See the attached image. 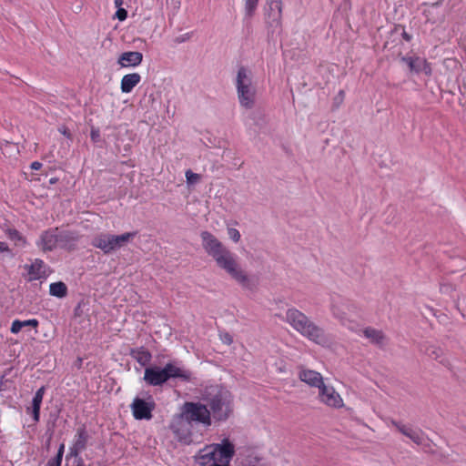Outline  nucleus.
<instances>
[{
  "label": "nucleus",
  "instance_id": "obj_1",
  "mask_svg": "<svg viewBox=\"0 0 466 466\" xmlns=\"http://www.w3.org/2000/svg\"><path fill=\"white\" fill-rule=\"evenodd\" d=\"M200 238L203 248L208 256L212 257L217 266L238 283L248 288L249 279L238 264L237 256L209 231H202Z\"/></svg>",
  "mask_w": 466,
  "mask_h": 466
},
{
  "label": "nucleus",
  "instance_id": "obj_2",
  "mask_svg": "<svg viewBox=\"0 0 466 466\" xmlns=\"http://www.w3.org/2000/svg\"><path fill=\"white\" fill-rule=\"evenodd\" d=\"M201 399L209 407L210 417L216 421H226L233 413V396L222 387H207Z\"/></svg>",
  "mask_w": 466,
  "mask_h": 466
},
{
  "label": "nucleus",
  "instance_id": "obj_3",
  "mask_svg": "<svg viewBox=\"0 0 466 466\" xmlns=\"http://www.w3.org/2000/svg\"><path fill=\"white\" fill-rule=\"evenodd\" d=\"M284 319L296 331L308 339L319 345H323L327 342V338L323 329L310 320L306 314L298 309H288Z\"/></svg>",
  "mask_w": 466,
  "mask_h": 466
},
{
  "label": "nucleus",
  "instance_id": "obj_4",
  "mask_svg": "<svg viewBox=\"0 0 466 466\" xmlns=\"http://www.w3.org/2000/svg\"><path fill=\"white\" fill-rule=\"evenodd\" d=\"M170 379L189 382L192 380V372L179 366L177 361L168 362L163 368L148 367L145 370L144 380L150 386H162Z\"/></svg>",
  "mask_w": 466,
  "mask_h": 466
},
{
  "label": "nucleus",
  "instance_id": "obj_5",
  "mask_svg": "<svg viewBox=\"0 0 466 466\" xmlns=\"http://www.w3.org/2000/svg\"><path fill=\"white\" fill-rule=\"evenodd\" d=\"M234 455V444L224 439L221 443H213L200 450L196 461L201 466H229Z\"/></svg>",
  "mask_w": 466,
  "mask_h": 466
},
{
  "label": "nucleus",
  "instance_id": "obj_6",
  "mask_svg": "<svg viewBox=\"0 0 466 466\" xmlns=\"http://www.w3.org/2000/svg\"><path fill=\"white\" fill-rule=\"evenodd\" d=\"M236 88L241 106L250 109L255 106L257 88L252 83V73L247 67L241 66L237 74Z\"/></svg>",
  "mask_w": 466,
  "mask_h": 466
},
{
  "label": "nucleus",
  "instance_id": "obj_7",
  "mask_svg": "<svg viewBox=\"0 0 466 466\" xmlns=\"http://www.w3.org/2000/svg\"><path fill=\"white\" fill-rule=\"evenodd\" d=\"M137 236V232H126L121 235H114L106 232L96 235L91 241L93 247L101 249L104 254H112L121 248L126 247Z\"/></svg>",
  "mask_w": 466,
  "mask_h": 466
},
{
  "label": "nucleus",
  "instance_id": "obj_8",
  "mask_svg": "<svg viewBox=\"0 0 466 466\" xmlns=\"http://www.w3.org/2000/svg\"><path fill=\"white\" fill-rule=\"evenodd\" d=\"M181 414L190 423L196 422L205 427H209L212 424L209 410L206 404L201 402H186L183 405Z\"/></svg>",
  "mask_w": 466,
  "mask_h": 466
},
{
  "label": "nucleus",
  "instance_id": "obj_9",
  "mask_svg": "<svg viewBox=\"0 0 466 466\" xmlns=\"http://www.w3.org/2000/svg\"><path fill=\"white\" fill-rule=\"evenodd\" d=\"M133 416L136 420H150L152 418V411L156 408V403L152 397L147 400L141 398H135L130 405Z\"/></svg>",
  "mask_w": 466,
  "mask_h": 466
},
{
  "label": "nucleus",
  "instance_id": "obj_10",
  "mask_svg": "<svg viewBox=\"0 0 466 466\" xmlns=\"http://www.w3.org/2000/svg\"><path fill=\"white\" fill-rule=\"evenodd\" d=\"M169 427L180 442L185 444L191 442V423L182 414L176 416Z\"/></svg>",
  "mask_w": 466,
  "mask_h": 466
},
{
  "label": "nucleus",
  "instance_id": "obj_11",
  "mask_svg": "<svg viewBox=\"0 0 466 466\" xmlns=\"http://www.w3.org/2000/svg\"><path fill=\"white\" fill-rule=\"evenodd\" d=\"M352 305L349 300L339 296H332L330 300V310L334 318L339 319L342 325L349 320L348 313L351 311Z\"/></svg>",
  "mask_w": 466,
  "mask_h": 466
},
{
  "label": "nucleus",
  "instance_id": "obj_12",
  "mask_svg": "<svg viewBox=\"0 0 466 466\" xmlns=\"http://www.w3.org/2000/svg\"><path fill=\"white\" fill-rule=\"evenodd\" d=\"M390 424L402 435L409 438L416 445H420L427 441V436L424 431L419 428H414L411 425L403 424L400 421L391 420Z\"/></svg>",
  "mask_w": 466,
  "mask_h": 466
},
{
  "label": "nucleus",
  "instance_id": "obj_13",
  "mask_svg": "<svg viewBox=\"0 0 466 466\" xmlns=\"http://www.w3.org/2000/svg\"><path fill=\"white\" fill-rule=\"evenodd\" d=\"M319 400L329 407L340 408L343 406V400L340 395L334 390L333 387L326 386L323 384L319 389Z\"/></svg>",
  "mask_w": 466,
  "mask_h": 466
},
{
  "label": "nucleus",
  "instance_id": "obj_14",
  "mask_svg": "<svg viewBox=\"0 0 466 466\" xmlns=\"http://www.w3.org/2000/svg\"><path fill=\"white\" fill-rule=\"evenodd\" d=\"M88 439L89 435L86 428L84 426L78 428L75 436L74 443L70 448L69 455L77 457L79 453L86 450Z\"/></svg>",
  "mask_w": 466,
  "mask_h": 466
},
{
  "label": "nucleus",
  "instance_id": "obj_15",
  "mask_svg": "<svg viewBox=\"0 0 466 466\" xmlns=\"http://www.w3.org/2000/svg\"><path fill=\"white\" fill-rule=\"evenodd\" d=\"M56 231H57V228L49 229L41 234L40 238L37 241V246L44 252L51 251L56 247V245L59 241V236L56 233Z\"/></svg>",
  "mask_w": 466,
  "mask_h": 466
},
{
  "label": "nucleus",
  "instance_id": "obj_16",
  "mask_svg": "<svg viewBox=\"0 0 466 466\" xmlns=\"http://www.w3.org/2000/svg\"><path fill=\"white\" fill-rule=\"evenodd\" d=\"M143 60L142 53L138 51L124 52L118 57L117 63L122 67L137 66L141 64Z\"/></svg>",
  "mask_w": 466,
  "mask_h": 466
},
{
  "label": "nucleus",
  "instance_id": "obj_17",
  "mask_svg": "<svg viewBox=\"0 0 466 466\" xmlns=\"http://www.w3.org/2000/svg\"><path fill=\"white\" fill-rule=\"evenodd\" d=\"M363 335L367 338L370 343L382 348L387 343V337L384 332L380 329H377L371 327H367L363 329Z\"/></svg>",
  "mask_w": 466,
  "mask_h": 466
},
{
  "label": "nucleus",
  "instance_id": "obj_18",
  "mask_svg": "<svg viewBox=\"0 0 466 466\" xmlns=\"http://www.w3.org/2000/svg\"><path fill=\"white\" fill-rule=\"evenodd\" d=\"M45 391L46 388L44 386L39 388L32 400L31 407L26 408V412L32 414L35 422H38L40 419V408Z\"/></svg>",
  "mask_w": 466,
  "mask_h": 466
},
{
  "label": "nucleus",
  "instance_id": "obj_19",
  "mask_svg": "<svg viewBox=\"0 0 466 466\" xmlns=\"http://www.w3.org/2000/svg\"><path fill=\"white\" fill-rule=\"evenodd\" d=\"M45 391L46 388L44 386L39 388L32 400L31 407L26 408V412L32 414L35 422H38L40 419V408Z\"/></svg>",
  "mask_w": 466,
  "mask_h": 466
},
{
  "label": "nucleus",
  "instance_id": "obj_20",
  "mask_svg": "<svg viewBox=\"0 0 466 466\" xmlns=\"http://www.w3.org/2000/svg\"><path fill=\"white\" fill-rule=\"evenodd\" d=\"M25 268L29 275V281L40 279L46 275V264L39 258H35L31 265L25 266Z\"/></svg>",
  "mask_w": 466,
  "mask_h": 466
},
{
  "label": "nucleus",
  "instance_id": "obj_21",
  "mask_svg": "<svg viewBox=\"0 0 466 466\" xmlns=\"http://www.w3.org/2000/svg\"><path fill=\"white\" fill-rule=\"evenodd\" d=\"M401 60L405 62L408 66L410 67V71L420 73V72H425L426 74H431V68L427 63V61L424 58L419 57V56H409V57H402Z\"/></svg>",
  "mask_w": 466,
  "mask_h": 466
},
{
  "label": "nucleus",
  "instance_id": "obj_22",
  "mask_svg": "<svg viewBox=\"0 0 466 466\" xmlns=\"http://www.w3.org/2000/svg\"><path fill=\"white\" fill-rule=\"evenodd\" d=\"M299 379L307 384L318 387L319 389L324 384L320 373L310 370H301L299 372Z\"/></svg>",
  "mask_w": 466,
  "mask_h": 466
},
{
  "label": "nucleus",
  "instance_id": "obj_23",
  "mask_svg": "<svg viewBox=\"0 0 466 466\" xmlns=\"http://www.w3.org/2000/svg\"><path fill=\"white\" fill-rule=\"evenodd\" d=\"M140 80L141 76L137 73L125 75L121 80V91L123 93H130Z\"/></svg>",
  "mask_w": 466,
  "mask_h": 466
},
{
  "label": "nucleus",
  "instance_id": "obj_24",
  "mask_svg": "<svg viewBox=\"0 0 466 466\" xmlns=\"http://www.w3.org/2000/svg\"><path fill=\"white\" fill-rule=\"evenodd\" d=\"M130 355L142 366L147 365L152 358L151 353L144 348L131 350Z\"/></svg>",
  "mask_w": 466,
  "mask_h": 466
},
{
  "label": "nucleus",
  "instance_id": "obj_25",
  "mask_svg": "<svg viewBox=\"0 0 466 466\" xmlns=\"http://www.w3.org/2000/svg\"><path fill=\"white\" fill-rule=\"evenodd\" d=\"M49 293L56 298H65L67 295V287L62 281L51 283L49 286Z\"/></svg>",
  "mask_w": 466,
  "mask_h": 466
},
{
  "label": "nucleus",
  "instance_id": "obj_26",
  "mask_svg": "<svg viewBox=\"0 0 466 466\" xmlns=\"http://www.w3.org/2000/svg\"><path fill=\"white\" fill-rule=\"evenodd\" d=\"M424 352L431 359L439 360L441 363L443 362V360L441 359L443 351L441 348L434 345H430L425 349Z\"/></svg>",
  "mask_w": 466,
  "mask_h": 466
},
{
  "label": "nucleus",
  "instance_id": "obj_27",
  "mask_svg": "<svg viewBox=\"0 0 466 466\" xmlns=\"http://www.w3.org/2000/svg\"><path fill=\"white\" fill-rule=\"evenodd\" d=\"M8 238L15 241L16 246L24 247L25 245V238L20 234L18 230L15 228H8L5 231Z\"/></svg>",
  "mask_w": 466,
  "mask_h": 466
},
{
  "label": "nucleus",
  "instance_id": "obj_28",
  "mask_svg": "<svg viewBox=\"0 0 466 466\" xmlns=\"http://www.w3.org/2000/svg\"><path fill=\"white\" fill-rule=\"evenodd\" d=\"M259 0H244L245 3V14L247 16L251 17L255 14Z\"/></svg>",
  "mask_w": 466,
  "mask_h": 466
},
{
  "label": "nucleus",
  "instance_id": "obj_29",
  "mask_svg": "<svg viewBox=\"0 0 466 466\" xmlns=\"http://www.w3.org/2000/svg\"><path fill=\"white\" fill-rule=\"evenodd\" d=\"M64 450H65V445L61 444L57 451V454L56 455V457H54L48 461L47 466H60L61 462H62Z\"/></svg>",
  "mask_w": 466,
  "mask_h": 466
},
{
  "label": "nucleus",
  "instance_id": "obj_30",
  "mask_svg": "<svg viewBox=\"0 0 466 466\" xmlns=\"http://www.w3.org/2000/svg\"><path fill=\"white\" fill-rule=\"evenodd\" d=\"M268 5L271 12H277V17L279 18L282 13L281 0H268Z\"/></svg>",
  "mask_w": 466,
  "mask_h": 466
},
{
  "label": "nucleus",
  "instance_id": "obj_31",
  "mask_svg": "<svg viewBox=\"0 0 466 466\" xmlns=\"http://www.w3.org/2000/svg\"><path fill=\"white\" fill-rule=\"evenodd\" d=\"M186 178L187 184H195L198 182V180L200 179V176L197 173L192 172L191 170H187Z\"/></svg>",
  "mask_w": 466,
  "mask_h": 466
},
{
  "label": "nucleus",
  "instance_id": "obj_32",
  "mask_svg": "<svg viewBox=\"0 0 466 466\" xmlns=\"http://www.w3.org/2000/svg\"><path fill=\"white\" fill-rule=\"evenodd\" d=\"M228 235L235 243L238 242L241 237L239 231L234 228H228Z\"/></svg>",
  "mask_w": 466,
  "mask_h": 466
},
{
  "label": "nucleus",
  "instance_id": "obj_33",
  "mask_svg": "<svg viewBox=\"0 0 466 466\" xmlns=\"http://www.w3.org/2000/svg\"><path fill=\"white\" fill-rule=\"evenodd\" d=\"M422 451L426 453L435 454L436 451L433 450L432 445L430 440L427 438V441L423 444H420Z\"/></svg>",
  "mask_w": 466,
  "mask_h": 466
},
{
  "label": "nucleus",
  "instance_id": "obj_34",
  "mask_svg": "<svg viewBox=\"0 0 466 466\" xmlns=\"http://www.w3.org/2000/svg\"><path fill=\"white\" fill-rule=\"evenodd\" d=\"M117 10L115 14V16L119 20V21H124L127 19V12L126 9L122 8V7H116Z\"/></svg>",
  "mask_w": 466,
  "mask_h": 466
},
{
  "label": "nucleus",
  "instance_id": "obj_35",
  "mask_svg": "<svg viewBox=\"0 0 466 466\" xmlns=\"http://www.w3.org/2000/svg\"><path fill=\"white\" fill-rule=\"evenodd\" d=\"M37 326H38V320L35 319L21 320L22 328H26V327L36 328Z\"/></svg>",
  "mask_w": 466,
  "mask_h": 466
},
{
  "label": "nucleus",
  "instance_id": "obj_36",
  "mask_svg": "<svg viewBox=\"0 0 466 466\" xmlns=\"http://www.w3.org/2000/svg\"><path fill=\"white\" fill-rule=\"evenodd\" d=\"M22 329L23 328L21 327V320L15 319L12 322L10 330L12 333L17 334L22 330Z\"/></svg>",
  "mask_w": 466,
  "mask_h": 466
},
{
  "label": "nucleus",
  "instance_id": "obj_37",
  "mask_svg": "<svg viewBox=\"0 0 466 466\" xmlns=\"http://www.w3.org/2000/svg\"><path fill=\"white\" fill-rule=\"evenodd\" d=\"M191 37V34L190 33H186L182 35H179L177 37H176L175 39V42L177 43V44H180V43H183V42H186L187 40H189Z\"/></svg>",
  "mask_w": 466,
  "mask_h": 466
},
{
  "label": "nucleus",
  "instance_id": "obj_38",
  "mask_svg": "<svg viewBox=\"0 0 466 466\" xmlns=\"http://www.w3.org/2000/svg\"><path fill=\"white\" fill-rule=\"evenodd\" d=\"M90 137H91V139H92L94 142L98 141V139L100 138V133H99V130H98V129H96V128H92V129H91V133H90Z\"/></svg>",
  "mask_w": 466,
  "mask_h": 466
},
{
  "label": "nucleus",
  "instance_id": "obj_39",
  "mask_svg": "<svg viewBox=\"0 0 466 466\" xmlns=\"http://www.w3.org/2000/svg\"><path fill=\"white\" fill-rule=\"evenodd\" d=\"M59 132L62 133L66 137L71 138V133L67 127H59Z\"/></svg>",
  "mask_w": 466,
  "mask_h": 466
},
{
  "label": "nucleus",
  "instance_id": "obj_40",
  "mask_svg": "<svg viewBox=\"0 0 466 466\" xmlns=\"http://www.w3.org/2000/svg\"><path fill=\"white\" fill-rule=\"evenodd\" d=\"M434 455H436L438 457V460L442 462L446 461L448 459V456L446 454H444L443 452L436 451V453Z\"/></svg>",
  "mask_w": 466,
  "mask_h": 466
},
{
  "label": "nucleus",
  "instance_id": "obj_41",
  "mask_svg": "<svg viewBox=\"0 0 466 466\" xmlns=\"http://www.w3.org/2000/svg\"><path fill=\"white\" fill-rule=\"evenodd\" d=\"M42 167V163L38 161H35L31 164V168L33 170H39Z\"/></svg>",
  "mask_w": 466,
  "mask_h": 466
},
{
  "label": "nucleus",
  "instance_id": "obj_42",
  "mask_svg": "<svg viewBox=\"0 0 466 466\" xmlns=\"http://www.w3.org/2000/svg\"><path fill=\"white\" fill-rule=\"evenodd\" d=\"M222 340L228 345L232 343V338L228 333L223 336Z\"/></svg>",
  "mask_w": 466,
  "mask_h": 466
},
{
  "label": "nucleus",
  "instance_id": "obj_43",
  "mask_svg": "<svg viewBox=\"0 0 466 466\" xmlns=\"http://www.w3.org/2000/svg\"><path fill=\"white\" fill-rule=\"evenodd\" d=\"M344 98V91L340 90L338 95V106L342 103Z\"/></svg>",
  "mask_w": 466,
  "mask_h": 466
},
{
  "label": "nucleus",
  "instance_id": "obj_44",
  "mask_svg": "<svg viewBox=\"0 0 466 466\" xmlns=\"http://www.w3.org/2000/svg\"><path fill=\"white\" fill-rule=\"evenodd\" d=\"M402 37L408 42L411 39V35H409L406 31L402 32Z\"/></svg>",
  "mask_w": 466,
  "mask_h": 466
},
{
  "label": "nucleus",
  "instance_id": "obj_45",
  "mask_svg": "<svg viewBox=\"0 0 466 466\" xmlns=\"http://www.w3.org/2000/svg\"><path fill=\"white\" fill-rule=\"evenodd\" d=\"M114 4L116 7H122L124 0H114Z\"/></svg>",
  "mask_w": 466,
  "mask_h": 466
},
{
  "label": "nucleus",
  "instance_id": "obj_46",
  "mask_svg": "<svg viewBox=\"0 0 466 466\" xmlns=\"http://www.w3.org/2000/svg\"><path fill=\"white\" fill-rule=\"evenodd\" d=\"M6 249H7L6 244L0 241V251H5Z\"/></svg>",
  "mask_w": 466,
  "mask_h": 466
},
{
  "label": "nucleus",
  "instance_id": "obj_47",
  "mask_svg": "<svg viewBox=\"0 0 466 466\" xmlns=\"http://www.w3.org/2000/svg\"><path fill=\"white\" fill-rule=\"evenodd\" d=\"M3 380L0 379V390H2Z\"/></svg>",
  "mask_w": 466,
  "mask_h": 466
}]
</instances>
